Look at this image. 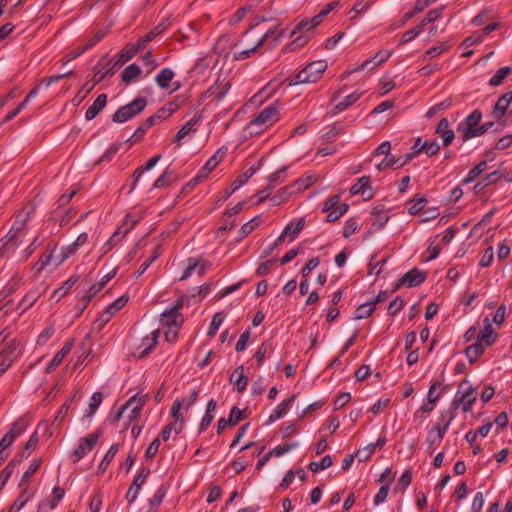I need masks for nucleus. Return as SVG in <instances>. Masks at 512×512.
I'll return each instance as SVG.
<instances>
[{
    "label": "nucleus",
    "mask_w": 512,
    "mask_h": 512,
    "mask_svg": "<svg viewBox=\"0 0 512 512\" xmlns=\"http://www.w3.org/2000/svg\"><path fill=\"white\" fill-rule=\"evenodd\" d=\"M147 106V99L145 97L135 98L130 102V118L141 113Z\"/></svg>",
    "instance_id": "603ef678"
},
{
    "label": "nucleus",
    "mask_w": 512,
    "mask_h": 512,
    "mask_svg": "<svg viewBox=\"0 0 512 512\" xmlns=\"http://www.w3.org/2000/svg\"><path fill=\"white\" fill-rule=\"evenodd\" d=\"M375 309V303L374 302H367L361 304L355 311V318L356 319H364L369 317L372 312Z\"/></svg>",
    "instance_id": "09e8293b"
},
{
    "label": "nucleus",
    "mask_w": 512,
    "mask_h": 512,
    "mask_svg": "<svg viewBox=\"0 0 512 512\" xmlns=\"http://www.w3.org/2000/svg\"><path fill=\"white\" fill-rule=\"evenodd\" d=\"M419 150H423L428 156H433L439 152L440 145L436 141H426Z\"/></svg>",
    "instance_id": "338daca9"
},
{
    "label": "nucleus",
    "mask_w": 512,
    "mask_h": 512,
    "mask_svg": "<svg viewBox=\"0 0 512 512\" xmlns=\"http://www.w3.org/2000/svg\"><path fill=\"white\" fill-rule=\"evenodd\" d=\"M351 194L358 195L360 194L363 199L368 200L373 197L372 189L370 186V179L367 176L361 177L356 184H354L350 189Z\"/></svg>",
    "instance_id": "dca6fc26"
},
{
    "label": "nucleus",
    "mask_w": 512,
    "mask_h": 512,
    "mask_svg": "<svg viewBox=\"0 0 512 512\" xmlns=\"http://www.w3.org/2000/svg\"><path fill=\"white\" fill-rule=\"evenodd\" d=\"M40 296V288L35 287L25 294V296L22 298L20 302V306H22L24 310H27L35 304V302L40 298Z\"/></svg>",
    "instance_id": "e433bc0d"
},
{
    "label": "nucleus",
    "mask_w": 512,
    "mask_h": 512,
    "mask_svg": "<svg viewBox=\"0 0 512 512\" xmlns=\"http://www.w3.org/2000/svg\"><path fill=\"white\" fill-rule=\"evenodd\" d=\"M23 276L19 273H14L7 284L4 286L2 291L0 292V296L6 297L9 294L15 292L22 284Z\"/></svg>",
    "instance_id": "f704fd0d"
},
{
    "label": "nucleus",
    "mask_w": 512,
    "mask_h": 512,
    "mask_svg": "<svg viewBox=\"0 0 512 512\" xmlns=\"http://www.w3.org/2000/svg\"><path fill=\"white\" fill-rule=\"evenodd\" d=\"M225 319V316L223 313H217L214 315L209 330L208 335L211 337H214L219 329V327L222 325L223 321Z\"/></svg>",
    "instance_id": "052dcab7"
},
{
    "label": "nucleus",
    "mask_w": 512,
    "mask_h": 512,
    "mask_svg": "<svg viewBox=\"0 0 512 512\" xmlns=\"http://www.w3.org/2000/svg\"><path fill=\"white\" fill-rule=\"evenodd\" d=\"M295 400V396H291L288 399L282 401L270 414L267 423L271 424L276 420L283 417L291 408L293 402Z\"/></svg>",
    "instance_id": "4be33fe9"
},
{
    "label": "nucleus",
    "mask_w": 512,
    "mask_h": 512,
    "mask_svg": "<svg viewBox=\"0 0 512 512\" xmlns=\"http://www.w3.org/2000/svg\"><path fill=\"white\" fill-rule=\"evenodd\" d=\"M425 280V274L420 270L414 268L404 274L399 281L395 284L394 290L399 289L403 285H408L409 287H415L420 285Z\"/></svg>",
    "instance_id": "f8f14e48"
},
{
    "label": "nucleus",
    "mask_w": 512,
    "mask_h": 512,
    "mask_svg": "<svg viewBox=\"0 0 512 512\" xmlns=\"http://www.w3.org/2000/svg\"><path fill=\"white\" fill-rule=\"evenodd\" d=\"M107 103V96L106 94H100L93 104L86 110L85 118L86 120H92L94 119L99 112L105 107Z\"/></svg>",
    "instance_id": "2f4dec72"
},
{
    "label": "nucleus",
    "mask_w": 512,
    "mask_h": 512,
    "mask_svg": "<svg viewBox=\"0 0 512 512\" xmlns=\"http://www.w3.org/2000/svg\"><path fill=\"white\" fill-rule=\"evenodd\" d=\"M128 60V50L124 47L121 52L116 54L112 59H110L105 66L107 68H112V74L115 73L117 69H119L122 65L126 63Z\"/></svg>",
    "instance_id": "c9c22d12"
},
{
    "label": "nucleus",
    "mask_w": 512,
    "mask_h": 512,
    "mask_svg": "<svg viewBox=\"0 0 512 512\" xmlns=\"http://www.w3.org/2000/svg\"><path fill=\"white\" fill-rule=\"evenodd\" d=\"M448 49V46L444 43H441L437 46H434L427 50L425 54L422 56V59L425 61L427 58H434L442 54L444 51Z\"/></svg>",
    "instance_id": "69168bd1"
},
{
    "label": "nucleus",
    "mask_w": 512,
    "mask_h": 512,
    "mask_svg": "<svg viewBox=\"0 0 512 512\" xmlns=\"http://www.w3.org/2000/svg\"><path fill=\"white\" fill-rule=\"evenodd\" d=\"M28 427V422L24 418H20L17 421H15L10 430L5 435H11L12 441L19 437Z\"/></svg>",
    "instance_id": "ea45409f"
},
{
    "label": "nucleus",
    "mask_w": 512,
    "mask_h": 512,
    "mask_svg": "<svg viewBox=\"0 0 512 512\" xmlns=\"http://www.w3.org/2000/svg\"><path fill=\"white\" fill-rule=\"evenodd\" d=\"M284 81L282 79H272L260 92L259 95L263 97L272 96L282 85Z\"/></svg>",
    "instance_id": "c03bdc74"
},
{
    "label": "nucleus",
    "mask_w": 512,
    "mask_h": 512,
    "mask_svg": "<svg viewBox=\"0 0 512 512\" xmlns=\"http://www.w3.org/2000/svg\"><path fill=\"white\" fill-rule=\"evenodd\" d=\"M146 398H147V395H135L130 398V409H131L130 422L133 419L137 418L141 408L143 407V405L146 402Z\"/></svg>",
    "instance_id": "4c0bfd02"
},
{
    "label": "nucleus",
    "mask_w": 512,
    "mask_h": 512,
    "mask_svg": "<svg viewBox=\"0 0 512 512\" xmlns=\"http://www.w3.org/2000/svg\"><path fill=\"white\" fill-rule=\"evenodd\" d=\"M441 392H442V384L438 381L434 382L428 390V395H427L428 401L430 403H436L441 396Z\"/></svg>",
    "instance_id": "4d7b16f0"
},
{
    "label": "nucleus",
    "mask_w": 512,
    "mask_h": 512,
    "mask_svg": "<svg viewBox=\"0 0 512 512\" xmlns=\"http://www.w3.org/2000/svg\"><path fill=\"white\" fill-rule=\"evenodd\" d=\"M163 31L160 26L154 28L149 33H147L143 38H141L136 44L130 47V58L137 52L144 50L146 45L152 41L157 35H159Z\"/></svg>",
    "instance_id": "5701e85b"
},
{
    "label": "nucleus",
    "mask_w": 512,
    "mask_h": 512,
    "mask_svg": "<svg viewBox=\"0 0 512 512\" xmlns=\"http://www.w3.org/2000/svg\"><path fill=\"white\" fill-rule=\"evenodd\" d=\"M271 345L268 342H264L257 352L255 353V359L257 364L260 366L266 358V355L271 351Z\"/></svg>",
    "instance_id": "774afa93"
},
{
    "label": "nucleus",
    "mask_w": 512,
    "mask_h": 512,
    "mask_svg": "<svg viewBox=\"0 0 512 512\" xmlns=\"http://www.w3.org/2000/svg\"><path fill=\"white\" fill-rule=\"evenodd\" d=\"M200 120L199 116H194L191 120H189L174 136L175 142H180L185 137L191 136L196 132V126Z\"/></svg>",
    "instance_id": "c756f323"
},
{
    "label": "nucleus",
    "mask_w": 512,
    "mask_h": 512,
    "mask_svg": "<svg viewBox=\"0 0 512 512\" xmlns=\"http://www.w3.org/2000/svg\"><path fill=\"white\" fill-rule=\"evenodd\" d=\"M512 72V68L509 66L501 67L496 71V73L491 77L489 84L491 86H499L503 80Z\"/></svg>",
    "instance_id": "37998d69"
},
{
    "label": "nucleus",
    "mask_w": 512,
    "mask_h": 512,
    "mask_svg": "<svg viewBox=\"0 0 512 512\" xmlns=\"http://www.w3.org/2000/svg\"><path fill=\"white\" fill-rule=\"evenodd\" d=\"M484 352V344L477 340L476 343L466 348V356L470 362L476 361Z\"/></svg>",
    "instance_id": "a19ab883"
},
{
    "label": "nucleus",
    "mask_w": 512,
    "mask_h": 512,
    "mask_svg": "<svg viewBox=\"0 0 512 512\" xmlns=\"http://www.w3.org/2000/svg\"><path fill=\"white\" fill-rule=\"evenodd\" d=\"M255 173L253 167L249 168L243 174L239 175L231 184L232 192L238 190L242 185H244Z\"/></svg>",
    "instance_id": "8fccbe9b"
},
{
    "label": "nucleus",
    "mask_w": 512,
    "mask_h": 512,
    "mask_svg": "<svg viewBox=\"0 0 512 512\" xmlns=\"http://www.w3.org/2000/svg\"><path fill=\"white\" fill-rule=\"evenodd\" d=\"M436 134L440 135L444 146L452 143L455 137L454 131L450 128V122L447 118H442L435 130Z\"/></svg>",
    "instance_id": "a211bd4d"
},
{
    "label": "nucleus",
    "mask_w": 512,
    "mask_h": 512,
    "mask_svg": "<svg viewBox=\"0 0 512 512\" xmlns=\"http://www.w3.org/2000/svg\"><path fill=\"white\" fill-rule=\"evenodd\" d=\"M79 277L77 275L70 276L61 287L54 290L52 298L56 299V301H59L61 298H63L65 295L68 294L70 289L78 282Z\"/></svg>",
    "instance_id": "72a5a7b5"
},
{
    "label": "nucleus",
    "mask_w": 512,
    "mask_h": 512,
    "mask_svg": "<svg viewBox=\"0 0 512 512\" xmlns=\"http://www.w3.org/2000/svg\"><path fill=\"white\" fill-rule=\"evenodd\" d=\"M4 343L5 346L0 352V358L9 359L12 364L19 355V344L16 339L9 340V338Z\"/></svg>",
    "instance_id": "aec40b11"
},
{
    "label": "nucleus",
    "mask_w": 512,
    "mask_h": 512,
    "mask_svg": "<svg viewBox=\"0 0 512 512\" xmlns=\"http://www.w3.org/2000/svg\"><path fill=\"white\" fill-rule=\"evenodd\" d=\"M230 88L231 83L229 81L217 80L215 84L209 88L208 93L214 96L217 101H220L226 96Z\"/></svg>",
    "instance_id": "cd10ccee"
},
{
    "label": "nucleus",
    "mask_w": 512,
    "mask_h": 512,
    "mask_svg": "<svg viewBox=\"0 0 512 512\" xmlns=\"http://www.w3.org/2000/svg\"><path fill=\"white\" fill-rule=\"evenodd\" d=\"M101 435L102 432L100 430H96L87 435L86 437L81 438L77 448H75L71 454L72 461L78 462L83 457H85L89 452H91L92 449L98 443V440L100 439Z\"/></svg>",
    "instance_id": "0eeeda50"
},
{
    "label": "nucleus",
    "mask_w": 512,
    "mask_h": 512,
    "mask_svg": "<svg viewBox=\"0 0 512 512\" xmlns=\"http://www.w3.org/2000/svg\"><path fill=\"white\" fill-rule=\"evenodd\" d=\"M227 152L226 147L219 148L213 156H211L205 165L199 170L197 175L189 182V186H196L199 182L206 179L208 175L219 165Z\"/></svg>",
    "instance_id": "6e6552de"
},
{
    "label": "nucleus",
    "mask_w": 512,
    "mask_h": 512,
    "mask_svg": "<svg viewBox=\"0 0 512 512\" xmlns=\"http://www.w3.org/2000/svg\"><path fill=\"white\" fill-rule=\"evenodd\" d=\"M460 389L462 390V395L459 401L462 404L463 411L467 412L471 409L476 400L475 389L469 386L467 382H462L460 384Z\"/></svg>",
    "instance_id": "f3484780"
},
{
    "label": "nucleus",
    "mask_w": 512,
    "mask_h": 512,
    "mask_svg": "<svg viewBox=\"0 0 512 512\" xmlns=\"http://www.w3.org/2000/svg\"><path fill=\"white\" fill-rule=\"evenodd\" d=\"M74 340L68 339L63 347L54 355L52 360L49 362V364L46 367L47 372L54 371L63 361V359L70 353L71 349L73 348Z\"/></svg>",
    "instance_id": "2eb2a0df"
},
{
    "label": "nucleus",
    "mask_w": 512,
    "mask_h": 512,
    "mask_svg": "<svg viewBox=\"0 0 512 512\" xmlns=\"http://www.w3.org/2000/svg\"><path fill=\"white\" fill-rule=\"evenodd\" d=\"M453 419V414L450 411L443 412L439 417V423L434 429L437 431L438 441H441L449 428Z\"/></svg>",
    "instance_id": "473e14b6"
},
{
    "label": "nucleus",
    "mask_w": 512,
    "mask_h": 512,
    "mask_svg": "<svg viewBox=\"0 0 512 512\" xmlns=\"http://www.w3.org/2000/svg\"><path fill=\"white\" fill-rule=\"evenodd\" d=\"M128 303V295L125 293L111 303L104 312L95 320L93 329L101 331L104 326L112 319V317L119 312Z\"/></svg>",
    "instance_id": "39448f33"
},
{
    "label": "nucleus",
    "mask_w": 512,
    "mask_h": 512,
    "mask_svg": "<svg viewBox=\"0 0 512 512\" xmlns=\"http://www.w3.org/2000/svg\"><path fill=\"white\" fill-rule=\"evenodd\" d=\"M118 450H119L118 444H113L109 448V450L107 451L104 458L102 459V461L99 464V471L101 473H104L106 471L108 465L110 464V462L114 458V456L117 454Z\"/></svg>",
    "instance_id": "49530a36"
},
{
    "label": "nucleus",
    "mask_w": 512,
    "mask_h": 512,
    "mask_svg": "<svg viewBox=\"0 0 512 512\" xmlns=\"http://www.w3.org/2000/svg\"><path fill=\"white\" fill-rule=\"evenodd\" d=\"M311 22L309 19L301 20L296 28L292 31V35L299 34L294 41L291 43V46L294 47H302L304 46L310 39L309 32L312 30Z\"/></svg>",
    "instance_id": "9d476101"
},
{
    "label": "nucleus",
    "mask_w": 512,
    "mask_h": 512,
    "mask_svg": "<svg viewBox=\"0 0 512 512\" xmlns=\"http://www.w3.org/2000/svg\"><path fill=\"white\" fill-rule=\"evenodd\" d=\"M103 289V283H91L90 280L84 279L81 283L79 293L86 297V300H92Z\"/></svg>",
    "instance_id": "412c9836"
},
{
    "label": "nucleus",
    "mask_w": 512,
    "mask_h": 512,
    "mask_svg": "<svg viewBox=\"0 0 512 512\" xmlns=\"http://www.w3.org/2000/svg\"><path fill=\"white\" fill-rule=\"evenodd\" d=\"M482 113L479 110H474L466 119L461 122L457 128L461 134L462 141L465 142L471 138L478 137V125L481 122Z\"/></svg>",
    "instance_id": "423d86ee"
},
{
    "label": "nucleus",
    "mask_w": 512,
    "mask_h": 512,
    "mask_svg": "<svg viewBox=\"0 0 512 512\" xmlns=\"http://www.w3.org/2000/svg\"><path fill=\"white\" fill-rule=\"evenodd\" d=\"M181 306L182 304L178 303L177 305L173 306L169 310L164 311L161 314L160 321L163 327L182 326L183 317L180 313Z\"/></svg>",
    "instance_id": "9b49d317"
},
{
    "label": "nucleus",
    "mask_w": 512,
    "mask_h": 512,
    "mask_svg": "<svg viewBox=\"0 0 512 512\" xmlns=\"http://www.w3.org/2000/svg\"><path fill=\"white\" fill-rule=\"evenodd\" d=\"M512 102V92H506L495 104L492 111V116L495 119H500L508 109Z\"/></svg>",
    "instance_id": "a878e982"
},
{
    "label": "nucleus",
    "mask_w": 512,
    "mask_h": 512,
    "mask_svg": "<svg viewBox=\"0 0 512 512\" xmlns=\"http://www.w3.org/2000/svg\"><path fill=\"white\" fill-rule=\"evenodd\" d=\"M332 464H333V460H332L331 456L326 455L322 458V460L319 463L311 462L309 465V468L311 469V471L317 472L319 470H324V469L329 468Z\"/></svg>",
    "instance_id": "680f3d73"
},
{
    "label": "nucleus",
    "mask_w": 512,
    "mask_h": 512,
    "mask_svg": "<svg viewBox=\"0 0 512 512\" xmlns=\"http://www.w3.org/2000/svg\"><path fill=\"white\" fill-rule=\"evenodd\" d=\"M483 323L484 328L481 331V333L477 336V340L481 341V343L489 347L495 342L496 334L488 318H485Z\"/></svg>",
    "instance_id": "393cba45"
},
{
    "label": "nucleus",
    "mask_w": 512,
    "mask_h": 512,
    "mask_svg": "<svg viewBox=\"0 0 512 512\" xmlns=\"http://www.w3.org/2000/svg\"><path fill=\"white\" fill-rule=\"evenodd\" d=\"M28 219V214L24 212H20L16 219L8 231V233L3 238L4 244L2 247V254H7L13 252L23 241L22 231L26 226V222Z\"/></svg>",
    "instance_id": "f257e3e1"
},
{
    "label": "nucleus",
    "mask_w": 512,
    "mask_h": 512,
    "mask_svg": "<svg viewBox=\"0 0 512 512\" xmlns=\"http://www.w3.org/2000/svg\"><path fill=\"white\" fill-rule=\"evenodd\" d=\"M33 496L34 491H32L30 488H25L21 491L20 495L17 497V499L14 501L12 505L21 510Z\"/></svg>",
    "instance_id": "3c124183"
},
{
    "label": "nucleus",
    "mask_w": 512,
    "mask_h": 512,
    "mask_svg": "<svg viewBox=\"0 0 512 512\" xmlns=\"http://www.w3.org/2000/svg\"><path fill=\"white\" fill-rule=\"evenodd\" d=\"M374 451H375V445L369 444V445L365 446L364 448L359 449L355 453V456L360 462H363V461L368 460L371 457V455L374 453Z\"/></svg>",
    "instance_id": "0e129e2a"
},
{
    "label": "nucleus",
    "mask_w": 512,
    "mask_h": 512,
    "mask_svg": "<svg viewBox=\"0 0 512 512\" xmlns=\"http://www.w3.org/2000/svg\"><path fill=\"white\" fill-rule=\"evenodd\" d=\"M142 62L145 68V75H149L158 65L150 51L146 52L142 57Z\"/></svg>",
    "instance_id": "bf43d9fd"
},
{
    "label": "nucleus",
    "mask_w": 512,
    "mask_h": 512,
    "mask_svg": "<svg viewBox=\"0 0 512 512\" xmlns=\"http://www.w3.org/2000/svg\"><path fill=\"white\" fill-rule=\"evenodd\" d=\"M88 241V234L86 232L81 233L77 239L71 243L70 245L62 248L61 254H62V261H65L68 259L72 254H74L79 247L86 244Z\"/></svg>",
    "instance_id": "b1692460"
},
{
    "label": "nucleus",
    "mask_w": 512,
    "mask_h": 512,
    "mask_svg": "<svg viewBox=\"0 0 512 512\" xmlns=\"http://www.w3.org/2000/svg\"><path fill=\"white\" fill-rule=\"evenodd\" d=\"M360 97H361V93H358V92H353V93L347 95L342 101H340L335 106V110H336L335 113L344 111L349 106H351L353 103H355Z\"/></svg>",
    "instance_id": "a18cd8bd"
},
{
    "label": "nucleus",
    "mask_w": 512,
    "mask_h": 512,
    "mask_svg": "<svg viewBox=\"0 0 512 512\" xmlns=\"http://www.w3.org/2000/svg\"><path fill=\"white\" fill-rule=\"evenodd\" d=\"M486 167V161H481L480 163H478L473 169L469 171L466 178L464 179V182L470 183L474 181L481 173L485 171Z\"/></svg>",
    "instance_id": "5fc2aeb1"
},
{
    "label": "nucleus",
    "mask_w": 512,
    "mask_h": 512,
    "mask_svg": "<svg viewBox=\"0 0 512 512\" xmlns=\"http://www.w3.org/2000/svg\"><path fill=\"white\" fill-rule=\"evenodd\" d=\"M327 67V62L324 60L313 61L305 66L289 84L297 85L316 83L320 80Z\"/></svg>",
    "instance_id": "f03ea898"
},
{
    "label": "nucleus",
    "mask_w": 512,
    "mask_h": 512,
    "mask_svg": "<svg viewBox=\"0 0 512 512\" xmlns=\"http://www.w3.org/2000/svg\"><path fill=\"white\" fill-rule=\"evenodd\" d=\"M127 408L128 401L124 402L119 408L113 407L109 413L108 421L112 424L118 423Z\"/></svg>",
    "instance_id": "6e6d98bb"
},
{
    "label": "nucleus",
    "mask_w": 512,
    "mask_h": 512,
    "mask_svg": "<svg viewBox=\"0 0 512 512\" xmlns=\"http://www.w3.org/2000/svg\"><path fill=\"white\" fill-rule=\"evenodd\" d=\"M236 46V42H232L227 35H222L218 38L213 49L216 53L227 56Z\"/></svg>",
    "instance_id": "c85d7f7f"
},
{
    "label": "nucleus",
    "mask_w": 512,
    "mask_h": 512,
    "mask_svg": "<svg viewBox=\"0 0 512 512\" xmlns=\"http://www.w3.org/2000/svg\"><path fill=\"white\" fill-rule=\"evenodd\" d=\"M12 443L11 435H4L0 440V464H2L8 457L9 452L7 449L12 445Z\"/></svg>",
    "instance_id": "864d4df0"
},
{
    "label": "nucleus",
    "mask_w": 512,
    "mask_h": 512,
    "mask_svg": "<svg viewBox=\"0 0 512 512\" xmlns=\"http://www.w3.org/2000/svg\"><path fill=\"white\" fill-rule=\"evenodd\" d=\"M103 400V395L101 392H95L93 393L88 408L84 412V417H92L95 412L97 411L98 407L100 406L101 402Z\"/></svg>",
    "instance_id": "79ce46f5"
},
{
    "label": "nucleus",
    "mask_w": 512,
    "mask_h": 512,
    "mask_svg": "<svg viewBox=\"0 0 512 512\" xmlns=\"http://www.w3.org/2000/svg\"><path fill=\"white\" fill-rule=\"evenodd\" d=\"M177 109V104L170 102L146 119V126H153L157 120L169 118Z\"/></svg>",
    "instance_id": "6ab92c4d"
},
{
    "label": "nucleus",
    "mask_w": 512,
    "mask_h": 512,
    "mask_svg": "<svg viewBox=\"0 0 512 512\" xmlns=\"http://www.w3.org/2000/svg\"><path fill=\"white\" fill-rule=\"evenodd\" d=\"M174 71L170 68H163L155 77V81L160 88H168L174 78Z\"/></svg>",
    "instance_id": "58836bf2"
},
{
    "label": "nucleus",
    "mask_w": 512,
    "mask_h": 512,
    "mask_svg": "<svg viewBox=\"0 0 512 512\" xmlns=\"http://www.w3.org/2000/svg\"><path fill=\"white\" fill-rule=\"evenodd\" d=\"M347 210V204H339V196H332L325 201L324 211L328 212L327 220L329 222L338 220Z\"/></svg>",
    "instance_id": "1a4fd4ad"
},
{
    "label": "nucleus",
    "mask_w": 512,
    "mask_h": 512,
    "mask_svg": "<svg viewBox=\"0 0 512 512\" xmlns=\"http://www.w3.org/2000/svg\"><path fill=\"white\" fill-rule=\"evenodd\" d=\"M149 474H150L149 469L142 468L140 470V472L138 473V475H136V477L134 478L133 484H132V486H130V490L132 488H134L135 493H137L139 491V489L141 488V486L145 483Z\"/></svg>",
    "instance_id": "13d9d810"
},
{
    "label": "nucleus",
    "mask_w": 512,
    "mask_h": 512,
    "mask_svg": "<svg viewBox=\"0 0 512 512\" xmlns=\"http://www.w3.org/2000/svg\"><path fill=\"white\" fill-rule=\"evenodd\" d=\"M230 382L236 387L239 392H243L248 384V378L244 373V367L239 366L230 376Z\"/></svg>",
    "instance_id": "bb28decb"
},
{
    "label": "nucleus",
    "mask_w": 512,
    "mask_h": 512,
    "mask_svg": "<svg viewBox=\"0 0 512 512\" xmlns=\"http://www.w3.org/2000/svg\"><path fill=\"white\" fill-rule=\"evenodd\" d=\"M128 234V228L125 226L119 227L109 240L103 245L102 253H108L116 244H118Z\"/></svg>",
    "instance_id": "7c9ffc66"
},
{
    "label": "nucleus",
    "mask_w": 512,
    "mask_h": 512,
    "mask_svg": "<svg viewBox=\"0 0 512 512\" xmlns=\"http://www.w3.org/2000/svg\"><path fill=\"white\" fill-rule=\"evenodd\" d=\"M278 109L276 105H270L261 111L247 126L250 134H259L266 127L274 123L276 120Z\"/></svg>",
    "instance_id": "20e7f679"
},
{
    "label": "nucleus",
    "mask_w": 512,
    "mask_h": 512,
    "mask_svg": "<svg viewBox=\"0 0 512 512\" xmlns=\"http://www.w3.org/2000/svg\"><path fill=\"white\" fill-rule=\"evenodd\" d=\"M303 227H304V219H302V218L296 222L289 223L284 228V230L282 231L280 236L275 240L274 246H278L281 243H283L285 237H290L291 240L295 239L296 236L299 234V232L303 229Z\"/></svg>",
    "instance_id": "4468645a"
},
{
    "label": "nucleus",
    "mask_w": 512,
    "mask_h": 512,
    "mask_svg": "<svg viewBox=\"0 0 512 512\" xmlns=\"http://www.w3.org/2000/svg\"><path fill=\"white\" fill-rule=\"evenodd\" d=\"M159 338V329H155L151 332L150 336H146L142 338L141 344L137 347V350L143 348L139 354H136V351L133 353V356L138 358H143L156 346Z\"/></svg>",
    "instance_id": "ddd939ff"
},
{
    "label": "nucleus",
    "mask_w": 512,
    "mask_h": 512,
    "mask_svg": "<svg viewBox=\"0 0 512 512\" xmlns=\"http://www.w3.org/2000/svg\"><path fill=\"white\" fill-rule=\"evenodd\" d=\"M161 159V155H156L154 157H152L144 166H142L141 168L137 169L135 172H134V179H135V182L138 181L140 175L144 172V171H148L150 169H152L156 164L157 162Z\"/></svg>",
    "instance_id": "e2e57ef3"
},
{
    "label": "nucleus",
    "mask_w": 512,
    "mask_h": 512,
    "mask_svg": "<svg viewBox=\"0 0 512 512\" xmlns=\"http://www.w3.org/2000/svg\"><path fill=\"white\" fill-rule=\"evenodd\" d=\"M375 60H373V56L371 58L366 59L362 64L354 67L353 69L347 70L341 75V79L344 80L346 77H348L350 74L362 71L364 69L373 70L375 69Z\"/></svg>",
    "instance_id": "de8ad7c7"
},
{
    "label": "nucleus",
    "mask_w": 512,
    "mask_h": 512,
    "mask_svg": "<svg viewBox=\"0 0 512 512\" xmlns=\"http://www.w3.org/2000/svg\"><path fill=\"white\" fill-rule=\"evenodd\" d=\"M184 404L183 398H177L171 407V415L174 419L173 423L168 424L162 432V439L168 441L171 438H175L184 427V417L181 414V408Z\"/></svg>",
    "instance_id": "7ed1b4c3"
}]
</instances>
